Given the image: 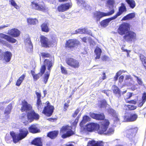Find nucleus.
Here are the masks:
<instances>
[{
    "label": "nucleus",
    "instance_id": "f257e3e1",
    "mask_svg": "<svg viewBox=\"0 0 146 146\" xmlns=\"http://www.w3.org/2000/svg\"><path fill=\"white\" fill-rule=\"evenodd\" d=\"M22 107L21 110L22 111H26L27 113V116H22L20 117L24 123H27V120H30L31 121L34 119H38L39 118V115L35 113L32 110L31 105L29 104L26 101L23 100L22 102Z\"/></svg>",
    "mask_w": 146,
    "mask_h": 146
},
{
    "label": "nucleus",
    "instance_id": "f03ea898",
    "mask_svg": "<svg viewBox=\"0 0 146 146\" xmlns=\"http://www.w3.org/2000/svg\"><path fill=\"white\" fill-rule=\"evenodd\" d=\"M58 39L56 36L52 37L51 40H49L48 39L44 36L42 35L40 37V41L41 46L43 47L48 48L53 47L57 44Z\"/></svg>",
    "mask_w": 146,
    "mask_h": 146
},
{
    "label": "nucleus",
    "instance_id": "7ed1b4c3",
    "mask_svg": "<svg viewBox=\"0 0 146 146\" xmlns=\"http://www.w3.org/2000/svg\"><path fill=\"white\" fill-rule=\"evenodd\" d=\"M48 104L47 106L46 107L44 106V104H42L41 103V101H37L36 106L38 110L40 111H42V109H43L44 107V108L42 112L48 116H50L52 114L53 112L54 108L53 106H50L49 102L48 101L46 102Z\"/></svg>",
    "mask_w": 146,
    "mask_h": 146
},
{
    "label": "nucleus",
    "instance_id": "20e7f679",
    "mask_svg": "<svg viewBox=\"0 0 146 146\" xmlns=\"http://www.w3.org/2000/svg\"><path fill=\"white\" fill-rule=\"evenodd\" d=\"M19 131V133L17 134L13 132L10 133V135L12 137L13 142L15 143H16L24 138L28 133L27 130L25 128L20 129Z\"/></svg>",
    "mask_w": 146,
    "mask_h": 146
},
{
    "label": "nucleus",
    "instance_id": "39448f33",
    "mask_svg": "<svg viewBox=\"0 0 146 146\" xmlns=\"http://www.w3.org/2000/svg\"><path fill=\"white\" fill-rule=\"evenodd\" d=\"M98 105L100 108H104L105 107L108 108V109H106V111L109 114L115 118L114 120H116V121L119 120L117 114L113 109L109 107V105L108 106L105 100H103L98 102Z\"/></svg>",
    "mask_w": 146,
    "mask_h": 146
},
{
    "label": "nucleus",
    "instance_id": "423d86ee",
    "mask_svg": "<svg viewBox=\"0 0 146 146\" xmlns=\"http://www.w3.org/2000/svg\"><path fill=\"white\" fill-rule=\"evenodd\" d=\"M72 127L66 125L63 126L60 130V132L63 134L62 137L65 138L74 134V132L72 130Z\"/></svg>",
    "mask_w": 146,
    "mask_h": 146
},
{
    "label": "nucleus",
    "instance_id": "0eeeda50",
    "mask_svg": "<svg viewBox=\"0 0 146 146\" xmlns=\"http://www.w3.org/2000/svg\"><path fill=\"white\" fill-rule=\"evenodd\" d=\"M110 124V122L108 119H105L102 120L99 125L98 130L99 134H102L105 132L107 130Z\"/></svg>",
    "mask_w": 146,
    "mask_h": 146
},
{
    "label": "nucleus",
    "instance_id": "6e6552de",
    "mask_svg": "<svg viewBox=\"0 0 146 146\" xmlns=\"http://www.w3.org/2000/svg\"><path fill=\"white\" fill-rule=\"evenodd\" d=\"M114 12V10L112 9L110 12L108 13L96 11L94 13V17L97 21H100V19L103 17L109 16L113 14Z\"/></svg>",
    "mask_w": 146,
    "mask_h": 146
},
{
    "label": "nucleus",
    "instance_id": "1a4fd4ad",
    "mask_svg": "<svg viewBox=\"0 0 146 146\" xmlns=\"http://www.w3.org/2000/svg\"><path fill=\"white\" fill-rule=\"evenodd\" d=\"M66 62L68 65L75 69L78 68L80 66L79 62L73 58H67Z\"/></svg>",
    "mask_w": 146,
    "mask_h": 146
},
{
    "label": "nucleus",
    "instance_id": "9d476101",
    "mask_svg": "<svg viewBox=\"0 0 146 146\" xmlns=\"http://www.w3.org/2000/svg\"><path fill=\"white\" fill-rule=\"evenodd\" d=\"M123 38L127 42L134 41L136 38V35L132 31H129L126 33L123 36Z\"/></svg>",
    "mask_w": 146,
    "mask_h": 146
},
{
    "label": "nucleus",
    "instance_id": "9b49d317",
    "mask_svg": "<svg viewBox=\"0 0 146 146\" xmlns=\"http://www.w3.org/2000/svg\"><path fill=\"white\" fill-rule=\"evenodd\" d=\"M129 29V24L127 23H124L120 26L118 29V32L120 35H123L127 32Z\"/></svg>",
    "mask_w": 146,
    "mask_h": 146
},
{
    "label": "nucleus",
    "instance_id": "f8f14e48",
    "mask_svg": "<svg viewBox=\"0 0 146 146\" xmlns=\"http://www.w3.org/2000/svg\"><path fill=\"white\" fill-rule=\"evenodd\" d=\"M31 8L36 10L45 12L48 10V8L45 6L40 4H38L36 2L33 1L32 2L31 5Z\"/></svg>",
    "mask_w": 146,
    "mask_h": 146
},
{
    "label": "nucleus",
    "instance_id": "ddd939ff",
    "mask_svg": "<svg viewBox=\"0 0 146 146\" xmlns=\"http://www.w3.org/2000/svg\"><path fill=\"white\" fill-rule=\"evenodd\" d=\"M99 127V125L94 123H90L87 124L84 128V130L89 132H92L94 130L98 131Z\"/></svg>",
    "mask_w": 146,
    "mask_h": 146
},
{
    "label": "nucleus",
    "instance_id": "4468645a",
    "mask_svg": "<svg viewBox=\"0 0 146 146\" xmlns=\"http://www.w3.org/2000/svg\"><path fill=\"white\" fill-rule=\"evenodd\" d=\"M80 44L79 41L76 39H72L67 41L66 43L65 46L70 48L76 47Z\"/></svg>",
    "mask_w": 146,
    "mask_h": 146
},
{
    "label": "nucleus",
    "instance_id": "2eb2a0df",
    "mask_svg": "<svg viewBox=\"0 0 146 146\" xmlns=\"http://www.w3.org/2000/svg\"><path fill=\"white\" fill-rule=\"evenodd\" d=\"M137 130V127H135L132 126L128 127L125 133L126 136L128 138H130L133 136L134 133H136Z\"/></svg>",
    "mask_w": 146,
    "mask_h": 146
},
{
    "label": "nucleus",
    "instance_id": "dca6fc26",
    "mask_svg": "<svg viewBox=\"0 0 146 146\" xmlns=\"http://www.w3.org/2000/svg\"><path fill=\"white\" fill-rule=\"evenodd\" d=\"M72 5L71 2L62 3L58 7V10L59 12H64L71 8Z\"/></svg>",
    "mask_w": 146,
    "mask_h": 146
},
{
    "label": "nucleus",
    "instance_id": "f3484780",
    "mask_svg": "<svg viewBox=\"0 0 146 146\" xmlns=\"http://www.w3.org/2000/svg\"><path fill=\"white\" fill-rule=\"evenodd\" d=\"M137 118V115L135 114H127L125 115L124 119L126 121H135Z\"/></svg>",
    "mask_w": 146,
    "mask_h": 146
},
{
    "label": "nucleus",
    "instance_id": "a211bd4d",
    "mask_svg": "<svg viewBox=\"0 0 146 146\" xmlns=\"http://www.w3.org/2000/svg\"><path fill=\"white\" fill-rule=\"evenodd\" d=\"M0 38L4 39L10 43H15L17 41V40L3 33H0Z\"/></svg>",
    "mask_w": 146,
    "mask_h": 146
},
{
    "label": "nucleus",
    "instance_id": "6ab92c4d",
    "mask_svg": "<svg viewBox=\"0 0 146 146\" xmlns=\"http://www.w3.org/2000/svg\"><path fill=\"white\" fill-rule=\"evenodd\" d=\"M7 34L14 37L19 36L20 34V31L17 29L14 28L8 31Z\"/></svg>",
    "mask_w": 146,
    "mask_h": 146
},
{
    "label": "nucleus",
    "instance_id": "aec40b11",
    "mask_svg": "<svg viewBox=\"0 0 146 146\" xmlns=\"http://www.w3.org/2000/svg\"><path fill=\"white\" fill-rule=\"evenodd\" d=\"M127 9L125 4L123 3L121 4V6L119 8V11L114 17L116 19L118 16L120 15L122 13L126 11Z\"/></svg>",
    "mask_w": 146,
    "mask_h": 146
},
{
    "label": "nucleus",
    "instance_id": "412c9836",
    "mask_svg": "<svg viewBox=\"0 0 146 146\" xmlns=\"http://www.w3.org/2000/svg\"><path fill=\"white\" fill-rule=\"evenodd\" d=\"M104 143L102 141H96L94 140L89 141L87 146H104Z\"/></svg>",
    "mask_w": 146,
    "mask_h": 146
},
{
    "label": "nucleus",
    "instance_id": "4be33fe9",
    "mask_svg": "<svg viewBox=\"0 0 146 146\" xmlns=\"http://www.w3.org/2000/svg\"><path fill=\"white\" fill-rule=\"evenodd\" d=\"M53 62L47 59H45L44 61V64L47 68V70H48V72H50L51 68L52 67L53 64Z\"/></svg>",
    "mask_w": 146,
    "mask_h": 146
},
{
    "label": "nucleus",
    "instance_id": "5701e85b",
    "mask_svg": "<svg viewBox=\"0 0 146 146\" xmlns=\"http://www.w3.org/2000/svg\"><path fill=\"white\" fill-rule=\"evenodd\" d=\"M115 18L113 16L112 17L102 21L100 23L102 27H107L109 23L112 20L115 19Z\"/></svg>",
    "mask_w": 146,
    "mask_h": 146
},
{
    "label": "nucleus",
    "instance_id": "b1692460",
    "mask_svg": "<svg viewBox=\"0 0 146 146\" xmlns=\"http://www.w3.org/2000/svg\"><path fill=\"white\" fill-rule=\"evenodd\" d=\"M90 115L93 118L98 120H103L105 118V116L103 113L96 114L92 113H91Z\"/></svg>",
    "mask_w": 146,
    "mask_h": 146
},
{
    "label": "nucleus",
    "instance_id": "393cba45",
    "mask_svg": "<svg viewBox=\"0 0 146 146\" xmlns=\"http://www.w3.org/2000/svg\"><path fill=\"white\" fill-rule=\"evenodd\" d=\"M78 33L80 34H86L92 36V33L91 31L89 30H88L86 28L83 29H78L76 30L75 31V32L74 33L77 34Z\"/></svg>",
    "mask_w": 146,
    "mask_h": 146
},
{
    "label": "nucleus",
    "instance_id": "a878e982",
    "mask_svg": "<svg viewBox=\"0 0 146 146\" xmlns=\"http://www.w3.org/2000/svg\"><path fill=\"white\" fill-rule=\"evenodd\" d=\"M78 2V5L80 6H81L82 7L83 6V7L85 8L86 9L90 10L91 8V7L87 4L83 0H76Z\"/></svg>",
    "mask_w": 146,
    "mask_h": 146
},
{
    "label": "nucleus",
    "instance_id": "bb28decb",
    "mask_svg": "<svg viewBox=\"0 0 146 146\" xmlns=\"http://www.w3.org/2000/svg\"><path fill=\"white\" fill-rule=\"evenodd\" d=\"M29 129V131L33 133H38L40 131V129H38L37 124H34L31 125Z\"/></svg>",
    "mask_w": 146,
    "mask_h": 146
},
{
    "label": "nucleus",
    "instance_id": "cd10ccee",
    "mask_svg": "<svg viewBox=\"0 0 146 146\" xmlns=\"http://www.w3.org/2000/svg\"><path fill=\"white\" fill-rule=\"evenodd\" d=\"M112 89L115 96L118 98H119L121 96V92L119 88L117 86L113 85L112 86Z\"/></svg>",
    "mask_w": 146,
    "mask_h": 146
},
{
    "label": "nucleus",
    "instance_id": "c85d7f7f",
    "mask_svg": "<svg viewBox=\"0 0 146 146\" xmlns=\"http://www.w3.org/2000/svg\"><path fill=\"white\" fill-rule=\"evenodd\" d=\"M12 56L11 52L7 51L4 53V59L6 62H9L10 61Z\"/></svg>",
    "mask_w": 146,
    "mask_h": 146
},
{
    "label": "nucleus",
    "instance_id": "c756f323",
    "mask_svg": "<svg viewBox=\"0 0 146 146\" xmlns=\"http://www.w3.org/2000/svg\"><path fill=\"white\" fill-rule=\"evenodd\" d=\"M31 143L32 144L37 146H42V143L40 138H36L33 140Z\"/></svg>",
    "mask_w": 146,
    "mask_h": 146
},
{
    "label": "nucleus",
    "instance_id": "7c9ffc66",
    "mask_svg": "<svg viewBox=\"0 0 146 146\" xmlns=\"http://www.w3.org/2000/svg\"><path fill=\"white\" fill-rule=\"evenodd\" d=\"M27 21L28 24L30 25H35L38 23V21L37 19L31 17L27 18Z\"/></svg>",
    "mask_w": 146,
    "mask_h": 146
},
{
    "label": "nucleus",
    "instance_id": "2f4dec72",
    "mask_svg": "<svg viewBox=\"0 0 146 146\" xmlns=\"http://www.w3.org/2000/svg\"><path fill=\"white\" fill-rule=\"evenodd\" d=\"M135 16V14L134 13H131L123 17L122 20L125 21L134 18Z\"/></svg>",
    "mask_w": 146,
    "mask_h": 146
},
{
    "label": "nucleus",
    "instance_id": "473e14b6",
    "mask_svg": "<svg viewBox=\"0 0 146 146\" xmlns=\"http://www.w3.org/2000/svg\"><path fill=\"white\" fill-rule=\"evenodd\" d=\"M58 132L56 131H54L49 133L47 136L52 139L55 138L58 134Z\"/></svg>",
    "mask_w": 146,
    "mask_h": 146
},
{
    "label": "nucleus",
    "instance_id": "72a5a7b5",
    "mask_svg": "<svg viewBox=\"0 0 146 146\" xmlns=\"http://www.w3.org/2000/svg\"><path fill=\"white\" fill-rule=\"evenodd\" d=\"M94 52L96 55L95 58L96 59H99L102 52V50L99 47L96 48Z\"/></svg>",
    "mask_w": 146,
    "mask_h": 146
},
{
    "label": "nucleus",
    "instance_id": "f704fd0d",
    "mask_svg": "<svg viewBox=\"0 0 146 146\" xmlns=\"http://www.w3.org/2000/svg\"><path fill=\"white\" fill-rule=\"evenodd\" d=\"M90 117L89 116L87 115L84 116L83 118L82 121L80 123V126L81 127L84 124H85L87 122L90 121Z\"/></svg>",
    "mask_w": 146,
    "mask_h": 146
},
{
    "label": "nucleus",
    "instance_id": "c9c22d12",
    "mask_svg": "<svg viewBox=\"0 0 146 146\" xmlns=\"http://www.w3.org/2000/svg\"><path fill=\"white\" fill-rule=\"evenodd\" d=\"M125 1L132 9L134 8L135 6V3L133 0H125Z\"/></svg>",
    "mask_w": 146,
    "mask_h": 146
},
{
    "label": "nucleus",
    "instance_id": "e433bc0d",
    "mask_svg": "<svg viewBox=\"0 0 146 146\" xmlns=\"http://www.w3.org/2000/svg\"><path fill=\"white\" fill-rule=\"evenodd\" d=\"M146 100V93H144L142 97V101L139 103L138 106L139 107H141L143 104L144 103Z\"/></svg>",
    "mask_w": 146,
    "mask_h": 146
},
{
    "label": "nucleus",
    "instance_id": "4c0bfd02",
    "mask_svg": "<svg viewBox=\"0 0 146 146\" xmlns=\"http://www.w3.org/2000/svg\"><path fill=\"white\" fill-rule=\"evenodd\" d=\"M25 77V76L24 74L21 76L17 80L16 85L18 86H19L22 82Z\"/></svg>",
    "mask_w": 146,
    "mask_h": 146
},
{
    "label": "nucleus",
    "instance_id": "58836bf2",
    "mask_svg": "<svg viewBox=\"0 0 146 146\" xmlns=\"http://www.w3.org/2000/svg\"><path fill=\"white\" fill-rule=\"evenodd\" d=\"M41 27L42 31L44 32H47L49 31L47 24L46 23L43 24L41 26Z\"/></svg>",
    "mask_w": 146,
    "mask_h": 146
},
{
    "label": "nucleus",
    "instance_id": "ea45409f",
    "mask_svg": "<svg viewBox=\"0 0 146 146\" xmlns=\"http://www.w3.org/2000/svg\"><path fill=\"white\" fill-rule=\"evenodd\" d=\"M133 76L136 78V80L138 84L141 86H143L144 85L143 82L141 78L137 76H136L134 74H133Z\"/></svg>",
    "mask_w": 146,
    "mask_h": 146
},
{
    "label": "nucleus",
    "instance_id": "a19ab883",
    "mask_svg": "<svg viewBox=\"0 0 146 146\" xmlns=\"http://www.w3.org/2000/svg\"><path fill=\"white\" fill-rule=\"evenodd\" d=\"M31 73L34 79L35 80H36L38 79L40 77V76H42V74L38 73V74H35L34 71H31Z\"/></svg>",
    "mask_w": 146,
    "mask_h": 146
},
{
    "label": "nucleus",
    "instance_id": "79ce46f5",
    "mask_svg": "<svg viewBox=\"0 0 146 146\" xmlns=\"http://www.w3.org/2000/svg\"><path fill=\"white\" fill-rule=\"evenodd\" d=\"M115 4V0H107V5L110 8L113 7Z\"/></svg>",
    "mask_w": 146,
    "mask_h": 146
},
{
    "label": "nucleus",
    "instance_id": "37998d69",
    "mask_svg": "<svg viewBox=\"0 0 146 146\" xmlns=\"http://www.w3.org/2000/svg\"><path fill=\"white\" fill-rule=\"evenodd\" d=\"M9 2L15 8L17 9H19V7L17 5L15 2V0H9Z\"/></svg>",
    "mask_w": 146,
    "mask_h": 146
},
{
    "label": "nucleus",
    "instance_id": "c03bdc74",
    "mask_svg": "<svg viewBox=\"0 0 146 146\" xmlns=\"http://www.w3.org/2000/svg\"><path fill=\"white\" fill-rule=\"evenodd\" d=\"M12 106L11 104H9L7 107L6 108L5 111V113L9 114L10 113L11 109H12Z\"/></svg>",
    "mask_w": 146,
    "mask_h": 146
},
{
    "label": "nucleus",
    "instance_id": "a18cd8bd",
    "mask_svg": "<svg viewBox=\"0 0 146 146\" xmlns=\"http://www.w3.org/2000/svg\"><path fill=\"white\" fill-rule=\"evenodd\" d=\"M25 43L26 46H28L30 48H31L33 47L31 42L29 39H27L26 41H25Z\"/></svg>",
    "mask_w": 146,
    "mask_h": 146
},
{
    "label": "nucleus",
    "instance_id": "49530a36",
    "mask_svg": "<svg viewBox=\"0 0 146 146\" xmlns=\"http://www.w3.org/2000/svg\"><path fill=\"white\" fill-rule=\"evenodd\" d=\"M50 72H47L45 74L44 80V82L45 84H46L47 82L50 75Z\"/></svg>",
    "mask_w": 146,
    "mask_h": 146
},
{
    "label": "nucleus",
    "instance_id": "de8ad7c7",
    "mask_svg": "<svg viewBox=\"0 0 146 146\" xmlns=\"http://www.w3.org/2000/svg\"><path fill=\"white\" fill-rule=\"evenodd\" d=\"M140 58L143 64H146V58L143 55L140 54Z\"/></svg>",
    "mask_w": 146,
    "mask_h": 146
},
{
    "label": "nucleus",
    "instance_id": "09e8293b",
    "mask_svg": "<svg viewBox=\"0 0 146 146\" xmlns=\"http://www.w3.org/2000/svg\"><path fill=\"white\" fill-rule=\"evenodd\" d=\"M114 131V129L113 128H110L108 130L107 133L104 132V133L107 135H110L112 134Z\"/></svg>",
    "mask_w": 146,
    "mask_h": 146
},
{
    "label": "nucleus",
    "instance_id": "8fccbe9b",
    "mask_svg": "<svg viewBox=\"0 0 146 146\" xmlns=\"http://www.w3.org/2000/svg\"><path fill=\"white\" fill-rule=\"evenodd\" d=\"M60 67L61 72L62 74H65L67 73V71L66 68L62 66H61Z\"/></svg>",
    "mask_w": 146,
    "mask_h": 146
},
{
    "label": "nucleus",
    "instance_id": "3c124183",
    "mask_svg": "<svg viewBox=\"0 0 146 146\" xmlns=\"http://www.w3.org/2000/svg\"><path fill=\"white\" fill-rule=\"evenodd\" d=\"M36 94L37 96V101H38V102L41 101L40 98L41 94L40 93L36 92Z\"/></svg>",
    "mask_w": 146,
    "mask_h": 146
},
{
    "label": "nucleus",
    "instance_id": "603ef678",
    "mask_svg": "<svg viewBox=\"0 0 146 146\" xmlns=\"http://www.w3.org/2000/svg\"><path fill=\"white\" fill-rule=\"evenodd\" d=\"M41 55L43 58L48 57L50 56V55L49 53L45 52H42L41 53Z\"/></svg>",
    "mask_w": 146,
    "mask_h": 146
},
{
    "label": "nucleus",
    "instance_id": "864d4df0",
    "mask_svg": "<svg viewBox=\"0 0 146 146\" xmlns=\"http://www.w3.org/2000/svg\"><path fill=\"white\" fill-rule=\"evenodd\" d=\"M127 106L129 109L130 110H134L137 108V107L136 106L134 105H128Z\"/></svg>",
    "mask_w": 146,
    "mask_h": 146
},
{
    "label": "nucleus",
    "instance_id": "5fc2aeb1",
    "mask_svg": "<svg viewBox=\"0 0 146 146\" xmlns=\"http://www.w3.org/2000/svg\"><path fill=\"white\" fill-rule=\"evenodd\" d=\"M46 69V66L44 64V65L42 66H41L40 68V72L41 73V74H43L45 72Z\"/></svg>",
    "mask_w": 146,
    "mask_h": 146
},
{
    "label": "nucleus",
    "instance_id": "6e6d98bb",
    "mask_svg": "<svg viewBox=\"0 0 146 146\" xmlns=\"http://www.w3.org/2000/svg\"><path fill=\"white\" fill-rule=\"evenodd\" d=\"M130 80L132 81L133 79L130 75H126L125 76V80Z\"/></svg>",
    "mask_w": 146,
    "mask_h": 146
},
{
    "label": "nucleus",
    "instance_id": "4d7b16f0",
    "mask_svg": "<svg viewBox=\"0 0 146 146\" xmlns=\"http://www.w3.org/2000/svg\"><path fill=\"white\" fill-rule=\"evenodd\" d=\"M121 72V71H119L116 73L114 78V79L115 81H116L117 80L119 75H120L121 74V73H120Z\"/></svg>",
    "mask_w": 146,
    "mask_h": 146
},
{
    "label": "nucleus",
    "instance_id": "13d9d810",
    "mask_svg": "<svg viewBox=\"0 0 146 146\" xmlns=\"http://www.w3.org/2000/svg\"><path fill=\"white\" fill-rule=\"evenodd\" d=\"M132 96V95L131 93L130 92L127 93V94L126 96L125 97V99H126L129 98L131 97Z\"/></svg>",
    "mask_w": 146,
    "mask_h": 146
},
{
    "label": "nucleus",
    "instance_id": "bf43d9fd",
    "mask_svg": "<svg viewBox=\"0 0 146 146\" xmlns=\"http://www.w3.org/2000/svg\"><path fill=\"white\" fill-rule=\"evenodd\" d=\"M0 44L3 45H6L7 44V42L4 40L0 39Z\"/></svg>",
    "mask_w": 146,
    "mask_h": 146
},
{
    "label": "nucleus",
    "instance_id": "052dcab7",
    "mask_svg": "<svg viewBox=\"0 0 146 146\" xmlns=\"http://www.w3.org/2000/svg\"><path fill=\"white\" fill-rule=\"evenodd\" d=\"M103 76L102 78H100V82H102L103 80H104L106 78V76L105 73H103Z\"/></svg>",
    "mask_w": 146,
    "mask_h": 146
},
{
    "label": "nucleus",
    "instance_id": "680f3d73",
    "mask_svg": "<svg viewBox=\"0 0 146 146\" xmlns=\"http://www.w3.org/2000/svg\"><path fill=\"white\" fill-rule=\"evenodd\" d=\"M9 26V25L8 24H7L6 25H2L1 26H0V30H2L5 28L8 27Z\"/></svg>",
    "mask_w": 146,
    "mask_h": 146
},
{
    "label": "nucleus",
    "instance_id": "e2e57ef3",
    "mask_svg": "<svg viewBox=\"0 0 146 146\" xmlns=\"http://www.w3.org/2000/svg\"><path fill=\"white\" fill-rule=\"evenodd\" d=\"M102 59L104 61H107L108 58V57L106 56H104L102 57Z\"/></svg>",
    "mask_w": 146,
    "mask_h": 146
},
{
    "label": "nucleus",
    "instance_id": "0e129e2a",
    "mask_svg": "<svg viewBox=\"0 0 146 146\" xmlns=\"http://www.w3.org/2000/svg\"><path fill=\"white\" fill-rule=\"evenodd\" d=\"M80 110H79V109H77L75 111L73 115V116L74 117H75L78 113L79 112Z\"/></svg>",
    "mask_w": 146,
    "mask_h": 146
},
{
    "label": "nucleus",
    "instance_id": "69168bd1",
    "mask_svg": "<svg viewBox=\"0 0 146 146\" xmlns=\"http://www.w3.org/2000/svg\"><path fill=\"white\" fill-rule=\"evenodd\" d=\"M124 77L123 76H121L119 78V81L120 83H121L123 81Z\"/></svg>",
    "mask_w": 146,
    "mask_h": 146
},
{
    "label": "nucleus",
    "instance_id": "338daca9",
    "mask_svg": "<svg viewBox=\"0 0 146 146\" xmlns=\"http://www.w3.org/2000/svg\"><path fill=\"white\" fill-rule=\"evenodd\" d=\"M109 91H108V90H103L102 91V92L106 94L107 96H108L109 95V94L108 93V92Z\"/></svg>",
    "mask_w": 146,
    "mask_h": 146
},
{
    "label": "nucleus",
    "instance_id": "774afa93",
    "mask_svg": "<svg viewBox=\"0 0 146 146\" xmlns=\"http://www.w3.org/2000/svg\"><path fill=\"white\" fill-rule=\"evenodd\" d=\"M82 40L84 42H86V37H84L82 39Z\"/></svg>",
    "mask_w": 146,
    "mask_h": 146
}]
</instances>
